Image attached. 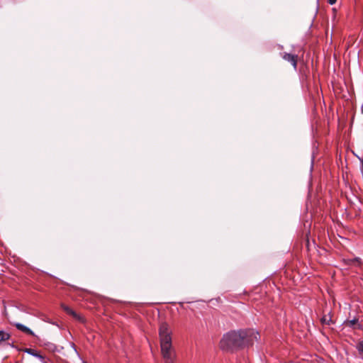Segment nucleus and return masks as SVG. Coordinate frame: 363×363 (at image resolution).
<instances>
[{
    "label": "nucleus",
    "mask_w": 363,
    "mask_h": 363,
    "mask_svg": "<svg viewBox=\"0 0 363 363\" xmlns=\"http://www.w3.org/2000/svg\"><path fill=\"white\" fill-rule=\"evenodd\" d=\"M61 307L67 313H69L70 311H72V308H70L69 306L65 305V304H62L61 305Z\"/></svg>",
    "instance_id": "10"
},
{
    "label": "nucleus",
    "mask_w": 363,
    "mask_h": 363,
    "mask_svg": "<svg viewBox=\"0 0 363 363\" xmlns=\"http://www.w3.org/2000/svg\"><path fill=\"white\" fill-rule=\"evenodd\" d=\"M259 337V333L252 329L231 330L223 335L220 347L227 351L242 350L252 345Z\"/></svg>",
    "instance_id": "1"
},
{
    "label": "nucleus",
    "mask_w": 363,
    "mask_h": 363,
    "mask_svg": "<svg viewBox=\"0 0 363 363\" xmlns=\"http://www.w3.org/2000/svg\"><path fill=\"white\" fill-rule=\"evenodd\" d=\"M159 335L162 354L174 350L172 345V331L166 323H161Z\"/></svg>",
    "instance_id": "2"
},
{
    "label": "nucleus",
    "mask_w": 363,
    "mask_h": 363,
    "mask_svg": "<svg viewBox=\"0 0 363 363\" xmlns=\"http://www.w3.org/2000/svg\"><path fill=\"white\" fill-rule=\"evenodd\" d=\"M357 349L359 352L361 354H363V341L359 343V345H357Z\"/></svg>",
    "instance_id": "12"
},
{
    "label": "nucleus",
    "mask_w": 363,
    "mask_h": 363,
    "mask_svg": "<svg viewBox=\"0 0 363 363\" xmlns=\"http://www.w3.org/2000/svg\"><path fill=\"white\" fill-rule=\"evenodd\" d=\"M321 321H322L323 323H325V324L329 325L330 322L331 321V319H330V318H328L326 316H324V317L322 318Z\"/></svg>",
    "instance_id": "11"
},
{
    "label": "nucleus",
    "mask_w": 363,
    "mask_h": 363,
    "mask_svg": "<svg viewBox=\"0 0 363 363\" xmlns=\"http://www.w3.org/2000/svg\"><path fill=\"white\" fill-rule=\"evenodd\" d=\"M350 262H354V263L355 262V263H357V264H359V263H360V259H359V258H357H357H354V259H353L350 260Z\"/></svg>",
    "instance_id": "13"
},
{
    "label": "nucleus",
    "mask_w": 363,
    "mask_h": 363,
    "mask_svg": "<svg viewBox=\"0 0 363 363\" xmlns=\"http://www.w3.org/2000/svg\"><path fill=\"white\" fill-rule=\"evenodd\" d=\"M70 315H72V317H74L75 319H77V320H82V318L80 317L79 315H78L74 311H73L72 309V311H70V313H69Z\"/></svg>",
    "instance_id": "9"
},
{
    "label": "nucleus",
    "mask_w": 363,
    "mask_h": 363,
    "mask_svg": "<svg viewBox=\"0 0 363 363\" xmlns=\"http://www.w3.org/2000/svg\"><path fill=\"white\" fill-rule=\"evenodd\" d=\"M297 55L289 53H284L283 55V58L289 62L295 69L297 67Z\"/></svg>",
    "instance_id": "4"
},
{
    "label": "nucleus",
    "mask_w": 363,
    "mask_h": 363,
    "mask_svg": "<svg viewBox=\"0 0 363 363\" xmlns=\"http://www.w3.org/2000/svg\"><path fill=\"white\" fill-rule=\"evenodd\" d=\"M10 337V335L3 330H0V342L8 340Z\"/></svg>",
    "instance_id": "8"
},
{
    "label": "nucleus",
    "mask_w": 363,
    "mask_h": 363,
    "mask_svg": "<svg viewBox=\"0 0 363 363\" xmlns=\"http://www.w3.org/2000/svg\"><path fill=\"white\" fill-rule=\"evenodd\" d=\"M14 325L18 330L24 333L25 334L35 336V333L27 326L19 323H14Z\"/></svg>",
    "instance_id": "5"
},
{
    "label": "nucleus",
    "mask_w": 363,
    "mask_h": 363,
    "mask_svg": "<svg viewBox=\"0 0 363 363\" xmlns=\"http://www.w3.org/2000/svg\"><path fill=\"white\" fill-rule=\"evenodd\" d=\"M336 2H337V0H328V3H329L330 5H333V4H335Z\"/></svg>",
    "instance_id": "15"
},
{
    "label": "nucleus",
    "mask_w": 363,
    "mask_h": 363,
    "mask_svg": "<svg viewBox=\"0 0 363 363\" xmlns=\"http://www.w3.org/2000/svg\"><path fill=\"white\" fill-rule=\"evenodd\" d=\"M83 363H86V362H83Z\"/></svg>",
    "instance_id": "16"
},
{
    "label": "nucleus",
    "mask_w": 363,
    "mask_h": 363,
    "mask_svg": "<svg viewBox=\"0 0 363 363\" xmlns=\"http://www.w3.org/2000/svg\"><path fill=\"white\" fill-rule=\"evenodd\" d=\"M25 352L32 355V356H34V357H39V358H42V356L40 354H39L36 350H33V349H31V348H26L25 350Z\"/></svg>",
    "instance_id": "7"
},
{
    "label": "nucleus",
    "mask_w": 363,
    "mask_h": 363,
    "mask_svg": "<svg viewBox=\"0 0 363 363\" xmlns=\"http://www.w3.org/2000/svg\"><path fill=\"white\" fill-rule=\"evenodd\" d=\"M360 162H361V168H360V171H361V173L363 176V157L362 159H360Z\"/></svg>",
    "instance_id": "14"
},
{
    "label": "nucleus",
    "mask_w": 363,
    "mask_h": 363,
    "mask_svg": "<svg viewBox=\"0 0 363 363\" xmlns=\"http://www.w3.org/2000/svg\"><path fill=\"white\" fill-rule=\"evenodd\" d=\"M346 324L349 327H353L358 329L361 328V325L359 323L358 319L357 318L348 320Z\"/></svg>",
    "instance_id": "6"
},
{
    "label": "nucleus",
    "mask_w": 363,
    "mask_h": 363,
    "mask_svg": "<svg viewBox=\"0 0 363 363\" xmlns=\"http://www.w3.org/2000/svg\"><path fill=\"white\" fill-rule=\"evenodd\" d=\"M162 356L164 363H175L177 354L174 350L164 353Z\"/></svg>",
    "instance_id": "3"
}]
</instances>
